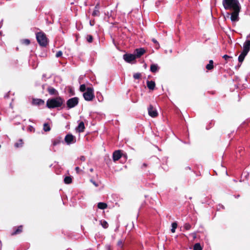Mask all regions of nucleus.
Instances as JSON below:
<instances>
[{"label": "nucleus", "mask_w": 250, "mask_h": 250, "mask_svg": "<svg viewBox=\"0 0 250 250\" xmlns=\"http://www.w3.org/2000/svg\"><path fill=\"white\" fill-rule=\"evenodd\" d=\"M83 96L85 100L90 101L94 98V89L92 87H87L86 92L83 93Z\"/></svg>", "instance_id": "obj_4"}, {"label": "nucleus", "mask_w": 250, "mask_h": 250, "mask_svg": "<svg viewBox=\"0 0 250 250\" xmlns=\"http://www.w3.org/2000/svg\"><path fill=\"white\" fill-rule=\"evenodd\" d=\"M75 170L76 171V172L77 173H79L80 171H81V169H80L79 167H75Z\"/></svg>", "instance_id": "obj_40"}, {"label": "nucleus", "mask_w": 250, "mask_h": 250, "mask_svg": "<svg viewBox=\"0 0 250 250\" xmlns=\"http://www.w3.org/2000/svg\"><path fill=\"white\" fill-rule=\"evenodd\" d=\"M36 38L40 46L46 47L48 44V39L46 35L42 32H38L36 34Z\"/></svg>", "instance_id": "obj_3"}, {"label": "nucleus", "mask_w": 250, "mask_h": 250, "mask_svg": "<svg viewBox=\"0 0 250 250\" xmlns=\"http://www.w3.org/2000/svg\"><path fill=\"white\" fill-rule=\"evenodd\" d=\"M89 170L91 172H92L93 171V168H91L89 169Z\"/></svg>", "instance_id": "obj_43"}, {"label": "nucleus", "mask_w": 250, "mask_h": 250, "mask_svg": "<svg viewBox=\"0 0 250 250\" xmlns=\"http://www.w3.org/2000/svg\"><path fill=\"white\" fill-rule=\"evenodd\" d=\"M44 104V101L41 99H33L32 100V104L35 105H41Z\"/></svg>", "instance_id": "obj_13"}, {"label": "nucleus", "mask_w": 250, "mask_h": 250, "mask_svg": "<svg viewBox=\"0 0 250 250\" xmlns=\"http://www.w3.org/2000/svg\"><path fill=\"white\" fill-rule=\"evenodd\" d=\"M22 231V226H20L18 227V228L12 233V235H16L17 234H19Z\"/></svg>", "instance_id": "obj_23"}, {"label": "nucleus", "mask_w": 250, "mask_h": 250, "mask_svg": "<svg viewBox=\"0 0 250 250\" xmlns=\"http://www.w3.org/2000/svg\"><path fill=\"white\" fill-rule=\"evenodd\" d=\"M91 182H92V183L96 186V187H98V185L94 181H93L91 180Z\"/></svg>", "instance_id": "obj_42"}, {"label": "nucleus", "mask_w": 250, "mask_h": 250, "mask_svg": "<svg viewBox=\"0 0 250 250\" xmlns=\"http://www.w3.org/2000/svg\"><path fill=\"white\" fill-rule=\"evenodd\" d=\"M240 4L238 0H223L222 4L223 6Z\"/></svg>", "instance_id": "obj_9"}, {"label": "nucleus", "mask_w": 250, "mask_h": 250, "mask_svg": "<svg viewBox=\"0 0 250 250\" xmlns=\"http://www.w3.org/2000/svg\"><path fill=\"white\" fill-rule=\"evenodd\" d=\"M80 160H81L82 162H84L85 160V157L84 156H81L80 157Z\"/></svg>", "instance_id": "obj_38"}, {"label": "nucleus", "mask_w": 250, "mask_h": 250, "mask_svg": "<svg viewBox=\"0 0 250 250\" xmlns=\"http://www.w3.org/2000/svg\"><path fill=\"white\" fill-rule=\"evenodd\" d=\"M122 157V152L120 150L115 151L112 155L113 160L116 162L119 160Z\"/></svg>", "instance_id": "obj_11"}, {"label": "nucleus", "mask_w": 250, "mask_h": 250, "mask_svg": "<svg viewBox=\"0 0 250 250\" xmlns=\"http://www.w3.org/2000/svg\"><path fill=\"white\" fill-rule=\"evenodd\" d=\"M187 168L188 169H190V167H187Z\"/></svg>", "instance_id": "obj_46"}, {"label": "nucleus", "mask_w": 250, "mask_h": 250, "mask_svg": "<svg viewBox=\"0 0 250 250\" xmlns=\"http://www.w3.org/2000/svg\"><path fill=\"white\" fill-rule=\"evenodd\" d=\"M146 52V50L144 48H137L134 50V55H135L136 59L141 57Z\"/></svg>", "instance_id": "obj_10"}, {"label": "nucleus", "mask_w": 250, "mask_h": 250, "mask_svg": "<svg viewBox=\"0 0 250 250\" xmlns=\"http://www.w3.org/2000/svg\"><path fill=\"white\" fill-rule=\"evenodd\" d=\"M117 246L120 248L121 249H122L124 246V243L122 240H119L117 243Z\"/></svg>", "instance_id": "obj_34"}, {"label": "nucleus", "mask_w": 250, "mask_h": 250, "mask_svg": "<svg viewBox=\"0 0 250 250\" xmlns=\"http://www.w3.org/2000/svg\"><path fill=\"white\" fill-rule=\"evenodd\" d=\"M147 167V164L146 163H144L142 166V168L146 167Z\"/></svg>", "instance_id": "obj_41"}, {"label": "nucleus", "mask_w": 250, "mask_h": 250, "mask_svg": "<svg viewBox=\"0 0 250 250\" xmlns=\"http://www.w3.org/2000/svg\"><path fill=\"white\" fill-rule=\"evenodd\" d=\"M97 206L99 209H104L107 208V205L105 203L100 202L98 204Z\"/></svg>", "instance_id": "obj_21"}, {"label": "nucleus", "mask_w": 250, "mask_h": 250, "mask_svg": "<svg viewBox=\"0 0 250 250\" xmlns=\"http://www.w3.org/2000/svg\"><path fill=\"white\" fill-rule=\"evenodd\" d=\"M147 110L148 114L150 117L155 118L158 116L157 110L152 104H150L149 105Z\"/></svg>", "instance_id": "obj_6"}, {"label": "nucleus", "mask_w": 250, "mask_h": 250, "mask_svg": "<svg viewBox=\"0 0 250 250\" xmlns=\"http://www.w3.org/2000/svg\"><path fill=\"white\" fill-rule=\"evenodd\" d=\"M47 90L49 94L51 95H57L58 94V91L53 87L49 86Z\"/></svg>", "instance_id": "obj_17"}, {"label": "nucleus", "mask_w": 250, "mask_h": 250, "mask_svg": "<svg viewBox=\"0 0 250 250\" xmlns=\"http://www.w3.org/2000/svg\"><path fill=\"white\" fill-rule=\"evenodd\" d=\"M191 226L188 223H185L184 225V228L186 230H189L191 229Z\"/></svg>", "instance_id": "obj_33"}, {"label": "nucleus", "mask_w": 250, "mask_h": 250, "mask_svg": "<svg viewBox=\"0 0 250 250\" xmlns=\"http://www.w3.org/2000/svg\"><path fill=\"white\" fill-rule=\"evenodd\" d=\"M86 90L85 85L83 84L80 85V90L81 92H84Z\"/></svg>", "instance_id": "obj_35"}, {"label": "nucleus", "mask_w": 250, "mask_h": 250, "mask_svg": "<svg viewBox=\"0 0 250 250\" xmlns=\"http://www.w3.org/2000/svg\"><path fill=\"white\" fill-rule=\"evenodd\" d=\"M86 40L89 43L92 42L93 41V36L91 35H88L86 37Z\"/></svg>", "instance_id": "obj_30"}, {"label": "nucleus", "mask_w": 250, "mask_h": 250, "mask_svg": "<svg viewBox=\"0 0 250 250\" xmlns=\"http://www.w3.org/2000/svg\"><path fill=\"white\" fill-rule=\"evenodd\" d=\"M62 140V137H58L57 138L55 139L53 141V146H56V145L59 144L61 142Z\"/></svg>", "instance_id": "obj_24"}, {"label": "nucleus", "mask_w": 250, "mask_h": 250, "mask_svg": "<svg viewBox=\"0 0 250 250\" xmlns=\"http://www.w3.org/2000/svg\"><path fill=\"white\" fill-rule=\"evenodd\" d=\"M225 9L232 11L231 14L230 20L233 22L239 21V14L240 12L241 7L240 4L223 6Z\"/></svg>", "instance_id": "obj_2"}, {"label": "nucleus", "mask_w": 250, "mask_h": 250, "mask_svg": "<svg viewBox=\"0 0 250 250\" xmlns=\"http://www.w3.org/2000/svg\"><path fill=\"white\" fill-rule=\"evenodd\" d=\"M152 41L154 43H155L156 45H158V47H159V43L157 41V40L155 39H152Z\"/></svg>", "instance_id": "obj_39"}, {"label": "nucleus", "mask_w": 250, "mask_h": 250, "mask_svg": "<svg viewBox=\"0 0 250 250\" xmlns=\"http://www.w3.org/2000/svg\"><path fill=\"white\" fill-rule=\"evenodd\" d=\"M72 182V180L70 176H66L64 179V182L66 184H71Z\"/></svg>", "instance_id": "obj_25"}, {"label": "nucleus", "mask_w": 250, "mask_h": 250, "mask_svg": "<svg viewBox=\"0 0 250 250\" xmlns=\"http://www.w3.org/2000/svg\"><path fill=\"white\" fill-rule=\"evenodd\" d=\"M64 141L67 145H70L76 142V138L72 134H68L64 138Z\"/></svg>", "instance_id": "obj_7"}, {"label": "nucleus", "mask_w": 250, "mask_h": 250, "mask_svg": "<svg viewBox=\"0 0 250 250\" xmlns=\"http://www.w3.org/2000/svg\"><path fill=\"white\" fill-rule=\"evenodd\" d=\"M51 128L49 125L48 123H44L43 124V130L45 132L49 131Z\"/></svg>", "instance_id": "obj_27"}, {"label": "nucleus", "mask_w": 250, "mask_h": 250, "mask_svg": "<svg viewBox=\"0 0 250 250\" xmlns=\"http://www.w3.org/2000/svg\"><path fill=\"white\" fill-rule=\"evenodd\" d=\"M213 68V61L212 60H210L209 61V63L206 65V68L208 70H211Z\"/></svg>", "instance_id": "obj_20"}, {"label": "nucleus", "mask_w": 250, "mask_h": 250, "mask_svg": "<svg viewBox=\"0 0 250 250\" xmlns=\"http://www.w3.org/2000/svg\"><path fill=\"white\" fill-rule=\"evenodd\" d=\"M85 126L83 122H81L78 126H77L76 130L78 132H83L84 131Z\"/></svg>", "instance_id": "obj_16"}, {"label": "nucleus", "mask_w": 250, "mask_h": 250, "mask_svg": "<svg viewBox=\"0 0 250 250\" xmlns=\"http://www.w3.org/2000/svg\"><path fill=\"white\" fill-rule=\"evenodd\" d=\"M231 57L229 56H228L227 55H224L223 56V58H224L225 61H226V63H227L228 62V60L229 58H231Z\"/></svg>", "instance_id": "obj_36"}, {"label": "nucleus", "mask_w": 250, "mask_h": 250, "mask_svg": "<svg viewBox=\"0 0 250 250\" xmlns=\"http://www.w3.org/2000/svg\"><path fill=\"white\" fill-rule=\"evenodd\" d=\"M79 103V98L73 97L68 99L66 102V105L68 108H72L76 106Z\"/></svg>", "instance_id": "obj_5"}, {"label": "nucleus", "mask_w": 250, "mask_h": 250, "mask_svg": "<svg viewBox=\"0 0 250 250\" xmlns=\"http://www.w3.org/2000/svg\"><path fill=\"white\" fill-rule=\"evenodd\" d=\"M123 58L126 62L130 63L136 59V57L134 54H125L123 55Z\"/></svg>", "instance_id": "obj_8"}, {"label": "nucleus", "mask_w": 250, "mask_h": 250, "mask_svg": "<svg viewBox=\"0 0 250 250\" xmlns=\"http://www.w3.org/2000/svg\"><path fill=\"white\" fill-rule=\"evenodd\" d=\"M23 140L21 139H19L17 142L15 143L14 144V146L16 148L21 147L23 146Z\"/></svg>", "instance_id": "obj_19"}, {"label": "nucleus", "mask_w": 250, "mask_h": 250, "mask_svg": "<svg viewBox=\"0 0 250 250\" xmlns=\"http://www.w3.org/2000/svg\"><path fill=\"white\" fill-rule=\"evenodd\" d=\"M146 85L149 89L153 90L155 87V83L153 81H147Z\"/></svg>", "instance_id": "obj_15"}, {"label": "nucleus", "mask_w": 250, "mask_h": 250, "mask_svg": "<svg viewBox=\"0 0 250 250\" xmlns=\"http://www.w3.org/2000/svg\"><path fill=\"white\" fill-rule=\"evenodd\" d=\"M100 223L104 229H107L108 227V224L107 222L105 220L100 221Z\"/></svg>", "instance_id": "obj_28"}, {"label": "nucleus", "mask_w": 250, "mask_h": 250, "mask_svg": "<svg viewBox=\"0 0 250 250\" xmlns=\"http://www.w3.org/2000/svg\"><path fill=\"white\" fill-rule=\"evenodd\" d=\"M93 220H94L95 221H97V218L96 217H93Z\"/></svg>", "instance_id": "obj_44"}, {"label": "nucleus", "mask_w": 250, "mask_h": 250, "mask_svg": "<svg viewBox=\"0 0 250 250\" xmlns=\"http://www.w3.org/2000/svg\"><path fill=\"white\" fill-rule=\"evenodd\" d=\"M203 248L200 243H196L193 246V250H202Z\"/></svg>", "instance_id": "obj_26"}, {"label": "nucleus", "mask_w": 250, "mask_h": 250, "mask_svg": "<svg viewBox=\"0 0 250 250\" xmlns=\"http://www.w3.org/2000/svg\"><path fill=\"white\" fill-rule=\"evenodd\" d=\"M250 50V40H247L244 43L243 45V52L248 53Z\"/></svg>", "instance_id": "obj_12"}, {"label": "nucleus", "mask_w": 250, "mask_h": 250, "mask_svg": "<svg viewBox=\"0 0 250 250\" xmlns=\"http://www.w3.org/2000/svg\"><path fill=\"white\" fill-rule=\"evenodd\" d=\"M99 8H100V4L99 3H97L94 8V10L92 12V15L94 17L95 16H99L100 15V12L99 11Z\"/></svg>", "instance_id": "obj_14"}, {"label": "nucleus", "mask_w": 250, "mask_h": 250, "mask_svg": "<svg viewBox=\"0 0 250 250\" xmlns=\"http://www.w3.org/2000/svg\"><path fill=\"white\" fill-rule=\"evenodd\" d=\"M172 228L171 229V231L172 233H174L175 232V229L177 227V223L176 222H173L172 223Z\"/></svg>", "instance_id": "obj_29"}, {"label": "nucleus", "mask_w": 250, "mask_h": 250, "mask_svg": "<svg viewBox=\"0 0 250 250\" xmlns=\"http://www.w3.org/2000/svg\"><path fill=\"white\" fill-rule=\"evenodd\" d=\"M90 24L91 25H93V24H92V22H91V21L90 22Z\"/></svg>", "instance_id": "obj_45"}, {"label": "nucleus", "mask_w": 250, "mask_h": 250, "mask_svg": "<svg viewBox=\"0 0 250 250\" xmlns=\"http://www.w3.org/2000/svg\"><path fill=\"white\" fill-rule=\"evenodd\" d=\"M62 53L61 51H59L58 52H57V53L56 54V57L57 58H59V57H60L62 56Z\"/></svg>", "instance_id": "obj_37"}, {"label": "nucleus", "mask_w": 250, "mask_h": 250, "mask_svg": "<svg viewBox=\"0 0 250 250\" xmlns=\"http://www.w3.org/2000/svg\"><path fill=\"white\" fill-rule=\"evenodd\" d=\"M247 54L248 53H246L243 51L241 52V53L238 57V61L239 62L242 63L243 62L245 57L247 55Z\"/></svg>", "instance_id": "obj_18"}, {"label": "nucleus", "mask_w": 250, "mask_h": 250, "mask_svg": "<svg viewBox=\"0 0 250 250\" xmlns=\"http://www.w3.org/2000/svg\"><path fill=\"white\" fill-rule=\"evenodd\" d=\"M22 44L28 45L30 44V41L29 39H23L21 41Z\"/></svg>", "instance_id": "obj_32"}, {"label": "nucleus", "mask_w": 250, "mask_h": 250, "mask_svg": "<svg viewBox=\"0 0 250 250\" xmlns=\"http://www.w3.org/2000/svg\"><path fill=\"white\" fill-rule=\"evenodd\" d=\"M64 103V99L59 96L48 99L46 101V106L49 109L58 107H62V108L65 106Z\"/></svg>", "instance_id": "obj_1"}, {"label": "nucleus", "mask_w": 250, "mask_h": 250, "mask_svg": "<svg viewBox=\"0 0 250 250\" xmlns=\"http://www.w3.org/2000/svg\"><path fill=\"white\" fill-rule=\"evenodd\" d=\"M158 66L157 64H152L150 65V71L152 73H155L158 71Z\"/></svg>", "instance_id": "obj_22"}, {"label": "nucleus", "mask_w": 250, "mask_h": 250, "mask_svg": "<svg viewBox=\"0 0 250 250\" xmlns=\"http://www.w3.org/2000/svg\"><path fill=\"white\" fill-rule=\"evenodd\" d=\"M141 76H142V75H141V73H136L134 74V75H133V78L135 79H141Z\"/></svg>", "instance_id": "obj_31"}]
</instances>
